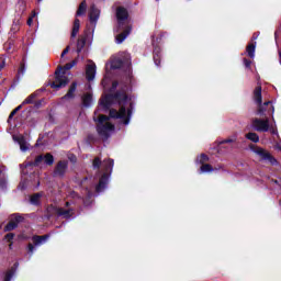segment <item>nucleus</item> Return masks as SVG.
<instances>
[{
	"label": "nucleus",
	"instance_id": "obj_16",
	"mask_svg": "<svg viewBox=\"0 0 281 281\" xmlns=\"http://www.w3.org/2000/svg\"><path fill=\"white\" fill-rule=\"evenodd\" d=\"M89 19H90V23H98V19H100V11L95 7V4H92L90 7Z\"/></svg>",
	"mask_w": 281,
	"mask_h": 281
},
{
	"label": "nucleus",
	"instance_id": "obj_29",
	"mask_svg": "<svg viewBox=\"0 0 281 281\" xmlns=\"http://www.w3.org/2000/svg\"><path fill=\"white\" fill-rule=\"evenodd\" d=\"M14 47V40H9L3 44V49L7 54H12Z\"/></svg>",
	"mask_w": 281,
	"mask_h": 281
},
{
	"label": "nucleus",
	"instance_id": "obj_43",
	"mask_svg": "<svg viewBox=\"0 0 281 281\" xmlns=\"http://www.w3.org/2000/svg\"><path fill=\"white\" fill-rule=\"evenodd\" d=\"M244 65L246 69H251V60L244 58Z\"/></svg>",
	"mask_w": 281,
	"mask_h": 281
},
{
	"label": "nucleus",
	"instance_id": "obj_18",
	"mask_svg": "<svg viewBox=\"0 0 281 281\" xmlns=\"http://www.w3.org/2000/svg\"><path fill=\"white\" fill-rule=\"evenodd\" d=\"M76 89H78V82H72L67 91V93L63 97V100H72L76 98Z\"/></svg>",
	"mask_w": 281,
	"mask_h": 281
},
{
	"label": "nucleus",
	"instance_id": "obj_36",
	"mask_svg": "<svg viewBox=\"0 0 281 281\" xmlns=\"http://www.w3.org/2000/svg\"><path fill=\"white\" fill-rule=\"evenodd\" d=\"M36 99V92L30 94L23 102L22 105L25 104H34V100Z\"/></svg>",
	"mask_w": 281,
	"mask_h": 281
},
{
	"label": "nucleus",
	"instance_id": "obj_20",
	"mask_svg": "<svg viewBox=\"0 0 281 281\" xmlns=\"http://www.w3.org/2000/svg\"><path fill=\"white\" fill-rule=\"evenodd\" d=\"M154 63L156 67L161 65V47L159 46L154 47Z\"/></svg>",
	"mask_w": 281,
	"mask_h": 281
},
{
	"label": "nucleus",
	"instance_id": "obj_8",
	"mask_svg": "<svg viewBox=\"0 0 281 281\" xmlns=\"http://www.w3.org/2000/svg\"><path fill=\"white\" fill-rule=\"evenodd\" d=\"M25 217L21 213H13L10 215L9 223L4 226V232H14L19 227V223H23Z\"/></svg>",
	"mask_w": 281,
	"mask_h": 281
},
{
	"label": "nucleus",
	"instance_id": "obj_23",
	"mask_svg": "<svg viewBox=\"0 0 281 281\" xmlns=\"http://www.w3.org/2000/svg\"><path fill=\"white\" fill-rule=\"evenodd\" d=\"M246 54L249 56V58H256V42L247 45Z\"/></svg>",
	"mask_w": 281,
	"mask_h": 281
},
{
	"label": "nucleus",
	"instance_id": "obj_4",
	"mask_svg": "<svg viewBox=\"0 0 281 281\" xmlns=\"http://www.w3.org/2000/svg\"><path fill=\"white\" fill-rule=\"evenodd\" d=\"M103 164L104 173L101 176L99 183L95 187L97 192H102V190L109 186V177H111V173L113 172V166L115 165V161L109 158L105 159Z\"/></svg>",
	"mask_w": 281,
	"mask_h": 281
},
{
	"label": "nucleus",
	"instance_id": "obj_48",
	"mask_svg": "<svg viewBox=\"0 0 281 281\" xmlns=\"http://www.w3.org/2000/svg\"><path fill=\"white\" fill-rule=\"evenodd\" d=\"M5 67V61H2V64L0 65V69H3Z\"/></svg>",
	"mask_w": 281,
	"mask_h": 281
},
{
	"label": "nucleus",
	"instance_id": "obj_35",
	"mask_svg": "<svg viewBox=\"0 0 281 281\" xmlns=\"http://www.w3.org/2000/svg\"><path fill=\"white\" fill-rule=\"evenodd\" d=\"M102 167V159L100 157H95L93 160H92V168L94 170H100V168Z\"/></svg>",
	"mask_w": 281,
	"mask_h": 281
},
{
	"label": "nucleus",
	"instance_id": "obj_27",
	"mask_svg": "<svg viewBox=\"0 0 281 281\" xmlns=\"http://www.w3.org/2000/svg\"><path fill=\"white\" fill-rule=\"evenodd\" d=\"M43 196L42 193H34L30 198L31 205H41V198Z\"/></svg>",
	"mask_w": 281,
	"mask_h": 281
},
{
	"label": "nucleus",
	"instance_id": "obj_11",
	"mask_svg": "<svg viewBox=\"0 0 281 281\" xmlns=\"http://www.w3.org/2000/svg\"><path fill=\"white\" fill-rule=\"evenodd\" d=\"M68 168L69 162L67 160H59L55 166L53 177H59L60 179H63V177H65V175L67 173Z\"/></svg>",
	"mask_w": 281,
	"mask_h": 281
},
{
	"label": "nucleus",
	"instance_id": "obj_39",
	"mask_svg": "<svg viewBox=\"0 0 281 281\" xmlns=\"http://www.w3.org/2000/svg\"><path fill=\"white\" fill-rule=\"evenodd\" d=\"M87 140L89 142V144H95V142H98V136H95L94 134H88Z\"/></svg>",
	"mask_w": 281,
	"mask_h": 281
},
{
	"label": "nucleus",
	"instance_id": "obj_17",
	"mask_svg": "<svg viewBox=\"0 0 281 281\" xmlns=\"http://www.w3.org/2000/svg\"><path fill=\"white\" fill-rule=\"evenodd\" d=\"M86 78L88 82H91L95 79V64H89L86 67Z\"/></svg>",
	"mask_w": 281,
	"mask_h": 281
},
{
	"label": "nucleus",
	"instance_id": "obj_28",
	"mask_svg": "<svg viewBox=\"0 0 281 281\" xmlns=\"http://www.w3.org/2000/svg\"><path fill=\"white\" fill-rule=\"evenodd\" d=\"M87 13V1L83 0L80 4L79 8L76 12V16H82L83 14Z\"/></svg>",
	"mask_w": 281,
	"mask_h": 281
},
{
	"label": "nucleus",
	"instance_id": "obj_49",
	"mask_svg": "<svg viewBox=\"0 0 281 281\" xmlns=\"http://www.w3.org/2000/svg\"><path fill=\"white\" fill-rule=\"evenodd\" d=\"M71 203L70 202H66L65 203V207H70Z\"/></svg>",
	"mask_w": 281,
	"mask_h": 281
},
{
	"label": "nucleus",
	"instance_id": "obj_52",
	"mask_svg": "<svg viewBox=\"0 0 281 281\" xmlns=\"http://www.w3.org/2000/svg\"><path fill=\"white\" fill-rule=\"evenodd\" d=\"M279 57L281 58V52H279Z\"/></svg>",
	"mask_w": 281,
	"mask_h": 281
},
{
	"label": "nucleus",
	"instance_id": "obj_15",
	"mask_svg": "<svg viewBox=\"0 0 281 281\" xmlns=\"http://www.w3.org/2000/svg\"><path fill=\"white\" fill-rule=\"evenodd\" d=\"M236 143V136L231 138L223 139L218 143L217 150L218 153H227L232 148V144Z\"/></svg>",
	"mask_w": 281,
	"mask_h": 281
},
{
	"label": "nucleus",
	"instance_id": "obj_46",
	"mask_svg": "<svg viewBox=\"0 0 281 281\" xmlns=\"http://www.w3.org/2000/svg\"><path fill=\"white\" fill-rule=\"evenodd\" d=\"M33 21H34V20H33L32 18H29V20H27V22H26L27 25H32Z\"/></svg>",
	"mask_w": 281,
	"mask_h": 281
},
{
	"label": "nucleus",
	"instance_id": "obj_50",
	"mask_svg": "<svg viewBox=\"0 0 281 281\" xmlns=\"http://www.w3.org/2000/svg\"><path fill=\"white\" fill-rule=\"evenodd\" d=\"M252 38H254V40L258 38V35H254Z\"/></svg>",
	"mask_w": 281,
	"mask_h": 281
},
{
	"label": "nucleus",
	"instance_id": "obj_38",
	"mask_svg": "<svg viewBox=\"0 0 281 281\" xmlns=\"http://www.w3.org/2000/svg\"><path fill=\"white\" fill-rule=\"evenodd\" d=\"M21 109H23V103H21L13 111H11V113L9 114V117H8V122H10V120H12L15 116L16 112L21 111Z\"/></svg>",
	"mask_w": 281,
	"mask_h": 281
},
{
	"label": "nucleus",
	"instance_id": "obj_53",
	"mask_svg": "<svg viewBox=\"0 0 281 281\" xmlns=\"http://www.w3.org/2000/svg\"><path fill=\"white\" fill-rule=\"evenodd\" d=\"M2 172H3V171H1V169H0V176H1Z\"/></svg>",
	"mask_w": 281,
	"mask_h": 281
},
{
	"label": "nucleus",
	"instance_id": "obj_9",
	"mask_svg": "<svg viewBox=\"0 0 281 281\" xmlns=\"http://www.w3.org/2000/svg\"><path fill=\"white\" fill-rule=\"evenodd\" d=\"M206 161H210V157L205 154H201L200 156L196 157L195 164H200V170L199 173L203 175L205 172H214V169L212 168V165L205 164Z\"/></svg>",
	"mask_w": 281,
	"mask_h": 281
},
{
	"label": "nucleus",
	"instance_id": "obj_44",
	"mask_svg": "<svg viewBox=\"0 0 281 281\" xmlns=\"http://www.w3.org/2000/svg\"><path fill=\"white\" fill-rule=\"evenodd\" d=\"M66 54H69V46H67V47L63 50V53H61V58H63L64 56H66Z\"/></svg>",
	"mask_w": 281,
	"mask_h": 281
},
{
	"label": "nucleus",
	"instance_id": "obj_12",
	"mask_svg": "<svg viewBox=\"0 0 281 281\" xmlns=\"http://www.w3.org/2000/svg\"><path fill=\"white\" fill-rule=\"evenodd\" d=\"M122 30H123V32H122ZM132 30H133V27L128 24L123 26V29H120L117 26V32H122L115 36V41H116L117 45H122V43H124V41H126V38L131 34Z\"/></svg>",
	"mask_w": 281,
	"mask_h": 281
},
{
	"label": "nucleus",
	"instance_id": "obj_7",
	"mask_svg": "<svg viewBox=\"0 0 281 281\" xmlns=\"http://www.w3.org/2000/svg\"><path fill=\"white\" fill-rule=\"evenodd\" d=\"M111 131H115V125H113L111 122H106L105 124H97V133L104 142L111 137Z\"/></svg>",
	"mask_w": 281,
	"mask_h": 281
},
{
	"label": "nucleus",
	"instance_id": "obj_30",
	"mask_svg": "<svg viewBox=\"0 0 281 281\" xmlns=\"http://www.w3.org/2000/svg\"><path fill=\"white\" fill-rule=\"evenodd\" d=\"M87 45V37H80L77 41V54H80L82 49H85V46Z\"/></svg>",
	"mask_w": 281,
	"mask_h": 281
},
{
	"label": "nucleus",
	"instance_id": "obj_33",
	"mask_svg": "<svg viewBox=\"0 0 281 281\" xmlns=\"http://www.w3.org/2000/svg\"><path fill=\"white\" fill-rule=\"evenodd\" d=\"M110 120H113V117H111V111L109 112V116L104 115V114H101L99 115L98 117V124H104V122H109Z\"/></svg>",
	"mask_w": 281,
	"mask_h": 281
},
{
	"label": "nucleus",
	"instance_id": "obj_2",
	"mask_svg": "<svg viewBox=\"0 0 281 281\" xmlns=\"http://www.w3.org/2000/svg\"><path fill=\"white\" fill-rule=\"evenodd\" d=\"M78 65V59H74L72 61L66 64L64 67L59 66L58 69L55 71V80L48 81L46 83V87H49L50 89H55L58 91V89H65L69 85V78L65 76L66 71H69V69H74Z\"/></svg>",
	"mask_w": 281,
	"mask_h": 281
},
{
	"label": "nucleus",
	"instance_id": "obj_19",
	"mask_svg": "<svg viewBox=\"0 0 281 281\" xmlns=\"http://www.w3.org/2000/svg\"><path fill=\"white\" fill-rule=\"evenodd\" d=\"M49 238V235H34L32 237V241H33V245L35 247H38L41 245H45V243H47V239Z\"/></svg>",
	"mask_w": 281,
	"mask_h": 281
},
{
	"label": "nucleus",
	"instance_id": "obj_5",
	"mask_svg": "<svg viewBox=\"0 0 281 281\" xmlns=\"http://www.w3.org/2000/svg\"><path fill=\"white\" fill-rule=\"evenodd\" d=\"M251 126L255 131L259 133H268V131H270L272 135H277V137H280V135L278 134V128L269 124V117L252 119Z\"/></svg>",
	"mask_w": 281,
	"mask_h": 281
},
{
	"label": "nucleus",
	"instance_id": "obj_21",
	"mask_svg": "<svg viewBox=\"0 0 281 281\" xmlns=\"http://www.w3.org/2000/svg\"><path fill=\"white\" fill-rule=\"evenodd\" d=\"M16 267H19V262H15L13 267L5 272L3 281H12L14 273H16Z\"/></svg>",
	"mask_w": 281,
	"mask_h": 281
},
{
	"label": "nucleus",
	"instance_id": "obj_37",
	"mask_svg": "<svg viewBox=\"0 0 281 281\" xmlns=\"http://www.w3.org/2000/svg\"><path fill=\"white\" fill-rule=\"evenodd\" d=\"M44 160H45V156L38 155V156H36L35 160L33 162H31V166L38 167V166H41V164H43Z\"/></svg>",
	"mask_w": 281,
	"mask_h": 281
},
{
	"label": "nucleus",
	"instance_id": "obj_6",
	"mask_svg": "<svg viewBox=\"0 0 281 281\" xmlns=\"http://www.w3.org/2000/svg\"><path fill=\"white\" fill-rule=\"evenodd\" d=\"M251 153H254L257 157H259V161H267L271 166H278V160L271 156V154L258 145L250 146Z\"/></svg>",
	"mask_w": 281,
	"mask_h": 281
},
{
	"label": "nucleus",
	"instance_id": "obj_45",
	"mask_svg": "<svg viewBox=\"0 0 281 281\" xmlns=\"http://www.w3.org/2000/svg\"><path fill=\"white\" fill-rule=\"evenodd\" d=\"M0 187H1V188L5 187V179H1V180H0Z\"/></svg>",
	"mask_w": 281,
	"mask_h": 281
},
{
	"label": "nucleus",
	"instance_id": "obj_10",
	"mask_svg": "<svg viewBox=\"0 0 281 281\" xmlns=\"http://www.w3.org/2000/svg\"><path fill=\"white\" fill-rule=\"evenodd\" d=\"M116 21L119 30H123L126 24H124L125 21H128V10L124 7L116 8Z\"/></svg>",
	"mask_w": 281,
	"mask_h": 281
},
{
	"label": "nucleus",
	"instance_id": "obj_47",
	"mask_svg": "<svg viewBox=\"0 0 281 281\" xmlns=\"http://www.w3.org/2000/svg\"><path fill=\"white\" fill-rule=\"evenodd\" d=\"M276 148H278L279 150H281V142L276 144Z\"/></svg>",
	"mask_w": 281,
	"mask_h": 281
},
{
	"label": "nucleus",
	"instance_id": "obj_14",
	"mask_svg": "<svg viewBox=\"0 0 281 281\" xmlns=\"http://www.w3.org/2000/svg\"><path fill=\"white\" fill-rule=\"evenodd\" d=\"M56 215L58 217L65 218V221H69L70 218H74V214H76V210L69 207V209H64V207H55Z\"/></svg>",
	"mask_w": 281,
	"mask_h": 281
},
{
	"label": "nucleus",
	"instance_id": "obj_34",
	"mask_svg": "<svg viewBox=\"0 0 281 281\" xmlns=\"http://www.w3.org/2000/svg\"><path fill=\"white\" fill-rule=\"evenodd\" d=\"M44 162L46 164V166H54V155L47 153L44 156Z\"/></svg>",
	"mask_w": 281,
	"mask_h": 281
},
{
	"label": "nucleus",
	"instance_id": "obj_40",
	"mask_svg": "<svg viewBox=\"0 0 281 281\" xmlns=\"http://www.w3.org/2000/svg\"><path fill=\"white\" fill-rule=\"evenodd\" d=\"M119 86H120V82L113 81V82H112V86H111V88H110V93L115 92Z\"/></svg>",
	"mask_w": 281,
	"mask_h": 281
},
{
	"label": "nucleus",
	"instance_id": "obj_41",
	"mask_svg": "<svg viewBox=\"0 0 281 281\" xmlns=\"http://www.w3.org/2000/svg\"><path fill=\"white\" fill-rule=\"evenodd\" d=\"M34 249H36L34 247V244H29L27 245V254H30V256H33L34 255Z\"/></svg>",
	"mask_w": 281,
	"mask_h": 281
},
{
	"label": "nucleus",
	"instance_id": "obj_31",
	"mask_svg": "<svg viewBox=\"0 0 281 281\" xmlns=\"http://www.w3.org/2000/svg\"><path fill=\"white\" fill-rule=\"evenodd\" d=\"M111 67L113 69H122V67H124V60H122V58H115L112 61Z\"/></svg>",
	"mask_w": 281,
	"mask_h": 281
},
{
	"label": "nucleus",
	"instance_id": "obj_51",
	"mask_svg": "<svg viewBox=\"0 0 281 281\" xmlns=\"http://www.w3.org/2000/svg\"><path fill=\"white\" fill-rule=\"evenodd\" d=\"M9 248L12 249V244L9 245Z\"/></svg>",
	"mask_w": 281,
	"mask_h": 281
},
{
	"label": "nucleus",
	"instance_id": "obj_13",
	"mask_svg": "<svg viewBox=\"0 0 281 281\" xmlns=\"http://www.w3.org/2000/svg\"><path fill=\"white\" fill-rule=\"evenodd\" d=\"M113 102H115V100L113 99V94L112 93H108L103 97H101V99L99 100V106H101L103 109V111H111V106H113Z\"/></svg>",
	"mask_w": 281,
	"mask_h": 281
},
{
	"label": "nucleus",
	"instance_id": "obj_22",
	"mask_svg": "<svg viewBox=\"0 0 281 281\" xmlns=\"http://www.w3.org/2000/svg\"><path fill=\"white\" fill-rule=\"evenodd\" d=\"M14 140L18 142L20 150H22V153H25L27 150V140H25L24 136L14 137Z\"/></svg>",
	"mask_w": 281,
	"mask_h": 281
},
{
	"label": "nucleus",
	"instance_id": "obj_26",
	"mask_svg": "<svg viewBox=\"0 0 281 281\" xmlns=\"http://www.w3.org/2000/svg\"><path fill=\"white\" fill-rule=\"evenodd\" d=\"M93 102V94L92 93H86L82 97V104L83 106H91V103Z\"/></svg>",
	"mask_w": 281,
	"mask_h": 281
},
{
	"label": "nucleus",
	"instance_id": "obj_25",
	"mask_svg": "<svg viewBox=\"0 0 281 281\" xmlns=\"http://www.w3.org/2000/svg\"><path fill=\"white\" fill-rule=\"evenodd\" d=\"M25 63L20 64V68L18 70L16 80L14 81V85H19V81L21 80V77L25 76Z\"/></svg>",
	"mask_w": 281,
	"mask_h": 281
},
{
	"label": "nucleus",
	"instance_id": "obj_42",
	"mask_svg": "<svg viewBox=\"0 0 281 281\" xmlns=\"http://www.w3.org/2000/svg\"><path fill=\"white\" fill-rule=\"evenodd\" d=\"M4 238L8 240V243H12V240H14V233L7 234Z\"/></svg>",
	"mask_w": 281,
	"mask_h": 281
},
{
	"label": "nucleus",
	"instance_id": "obj_1",
	"mask_svg": "<svg viewBox=\"0 0 281 281\" xmlns=\"http://www.w3.org/2000/svg\"><path fill=\"white\" fill-rule=\"evenodd\" d=\"M112 98L117 102L120 109L117 111L112 108L110 110V117H112V120H121L122 124L128 126V124H131V117H133V102H131L126 109V102H128V86H123L120 90L112 93Z\"/></svg>",
	"mask_w": 281,
	"mask_h": 281
},
{
	"label": "nucleus",
	"instance_id": "obj_24",
	"mask_svg": "<svg viewBox=\"0 0 281 281\" xmlns=\"http://www.w3.org/2000/svg\"><path fill=\"white\" fill-rule=\"evenodd\" d=\"M78 32H80V20L76 18L71 31V38H76V36H78Z\"/></svg>",
	"mask_w": 281,
	"mask_h": 281
},
{
	"label": "nucleus",
	"instance_id": "obj_3",
	"mask_svg": "<svg viewBox=\"0 0 281 281\" xmlns=\"http://www.w3.org/2000/svg\"><path fill=\"white\" fill-rule=\"evenodd\" d=\"M252 100L259 106L257 110V115L267 117V115H273L276 109L271 101H267L262 104V87L257 86L252 92Z\"/></svg>",
	"mask_w": 281,
	"mask_h": 281
},
{
	"label": "nucleus",
	"instance_id": "obj_54",
	"mask_svg": "<svg viewBox=\"0 0 281 281\" xmlns=\"http://www.w3.org/2000/svg\"><path fill=\"white\" fill-rule=\"evenodd\" d=\"M74 159H76V156H72Z\"/></svg>",
	"mask_w": 281,
	"mask_h": 281
},
{
	"label": "nucleus",
	"instance_id": "obj_32",
	"mask_svg": "<svg viewBox=\"0 0 281 281\" xmlns=\"http://www.w3.org/2000/svg\"><path fill=\"white\" fill-rule=\"evenodd\" d=\"M246 139H249L250 142H254V144H258L260 142V136L258 134L250 132L246 134Z\"/></svg>",
	"mask_w": 281,
	"mask_h": 281
}]
</instances>
